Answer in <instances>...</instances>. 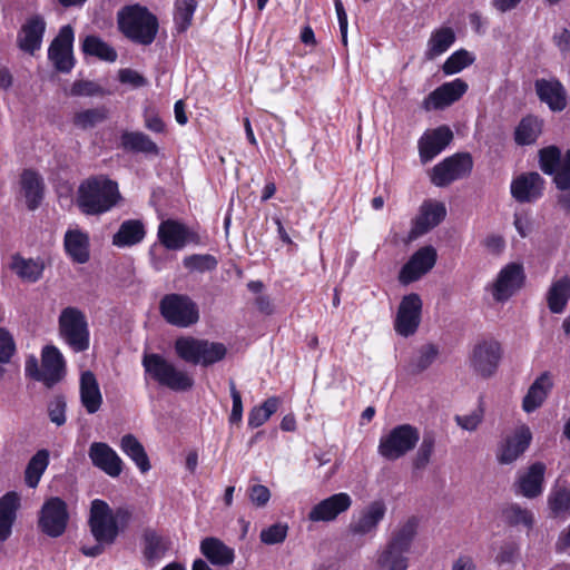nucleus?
Wrapping results in <instances>:
<instances>
[{
  "instance_id": "nucleus-1",
  "label": "nucleus",
  "mask_w": 570,
  "mask_h": 570,
  "mask_svg": "<svg viewBox=\"0 0 570 570\" xmlns=\"http://www.w3.org/2000/svg\"><path fill=\"white\" fill-rule=\"evenodd\" d=\"M419 522L410 518L400 522L391 532L386 543L376 552L375 567L377 570H407L412 544L417 534Z\"/></svg>"
},
{
  "instance_id": "nucleus-2",
  "label": "nucleus",
  "mask_w": 570,
  "mask_h": 570,
  "mask_svg": "<svg viewBox=\"0 0 570 570\" xmlns=\"http://www.w3.org/2000/svg\"><path fill=\"white\" fill-rule=\"evenodd\" d=\"M120 199L117 183L104 177H91L78 187L77 206L85 215L109 212Z\"/></svg>"
},
{
  "instance_id": "nucleus-3",
  "label": "nucleus",
  "mask_w": 570,
  "mask_h": 570,
  "mask_svg": "<svg viewBox=\"0 0 570 570\" xmlns=\"http://www.w3.org/2000/svg\"><path fill=\"white\" fill-rule=\"evenodd\" d=\"M112 509L100 499H95L90 503L88 525L96 544L82 546L81 552L87 557H98L105 551V547L111 546L117 537V527L114 522Z\"/></svg>"
},
{
  "instance_id": "nucleus-4",
  "label": "nucleus",
  "mask_w": 570,
  "mask_h": 570,
  "mask_svg": "<svg viewBox=\"0 0 570 570\" xmlns=\"http://www.w3.org/2000/svg\"><path fill=\"white\" fill-rule=\"evenodd\" d=\"M141 364L146 380H153L160 386L175 392H186L193 389L194 379L184 370L178 368L173 362L157 353H145Z\"/></svg>"
},
{
  "instance_id": "nucleus-5",
  "label": "nucleus",
  "mask_w": 570,
  "mask_h": 570,
  "mask_svg": "<svg viewBox=\"0 0 570 570\" xmlns=\"http://www.w3.org/2000/svg\"><path fill=\"white\" fill-rule=\"evenodd\" d=\"M24 374L50 389L65 377L66 362L63 355L55 345H46L41 351V364L33 354L26 357Z\"/></svg>"
},
{
  "instance_id": "nucleus-6",
  "label": "nucleus",
  "mask_w": 570,
  "mask_h": 570,
  "mask_svg": "<svg viewBox=\"0 0 570 570\" xmlns=\"http://www.w3.org/2000/svg\"><path fill=\"white\" fill-rule=\"evenodd\" d=\"M121 32L140 45H150L158 31L157 18L140 6L127 7L118 13Z\"/></svg>"
},
{
  "instance_id": "nucleus-7",
  "label": "nucleus",
  "mask_w": 570,
  "mask_h": 570,
  "mask_svg": "<svg viewBox=\"0 0 570 570\" xmlns=\"http://www.w3.org/2000/svg\"><path fill=\"white\" fill-rule=\"evenodd\" d=\"M420 440V431L411 424H400L380 438L377 452L389 460L396 461L411 452Z\"/></svg>"
},
{
  "instance_id": "nucleus-8",
  "label": "nucleus",
  "mask_w": 570,
  "mask_h": 570,
  "mask_svg": "<svg viewBox=\"0 0 570 570\" xmlns=\"http://www.w3.org/2000/svg\"><path fill=\"white\" fill-rule=\"evenodd\" d=\"M59 332L76 353L89 348V328L86 315L77 307H66L59 316Z\"/></svg>"
},
{
  "instance_id": "nucleus-9",
  "label": "nucleus",
  "mask_w": 570,
  "mask_h": 570,
  "mask_svg": "<svg viewBox=\"0 0 570 570\" xmlns=\"http://www.w3.org/2000/svg\"><path fill=\"white\" fill-rule=\"evenodd\" d=\"M159 307L166 322L177 327H188L199 318L196 303L187 295L168 294L161 298Z\"/></svg>"
},
{
  "instance_id": "nucleus-10",
  "label": "nucleus",
  "mask_w": 570,
  "mask_h": 570,
  "mask_svg": "<svg viewBox=\"0 0 570 570\" xmlns=\"http://www.w3.org/2000/svg\"><path fill=\"white\" fill-rule=\"evenodd\" d=\"M472 168L473 159L471 155L458 153L436 164L431 171L430 178L436 187H445L455 180L469 176Z\"/></svg>"
},
{
  "instance_id": "nucleus-11",
  "label": "nucleus",
  "mask_w": 570,
  "mask_h": 570,
  "mask_svg": "<svg viewBox=\"0 0 570 570\" xmlns=\"http://www.w3.org/2000/svg\"><path fill=\"white\" fill-rule=\"evenodd\" d=\"M539 164L546 175L553 177L559 190L570 189V149L562 156L556 146L542 148L539 150Z\"/></svg>"
},
{
  "instance_id": "nucleus-12",
  "label": "nucleus",
  "mask_w": 570,
  "mask_h": 570,
  "mask_svg": "<svg viewBox=\"0 0 570 570\" xmlns=\"http://www.w3.org/2000/svg\"><path fill=\"white\" fill-rule=\"evenodd\" d=\"M503 355L501 344L493 340H483L478 342L470 355V366L473 372L488 379L494 375Z\"/></svg>"
},
{
  "instance_id": "nucleus-13",
  "label": "nucleus",
  "mask_w": 570,
  "mask_h": 570,
  "mask_svg": "<svg viewBox=\"0 0 570 570\" xmlns=\"http://www.w3.org/2000/svg\"><path fill=\"white\" fill-rule=\"evenodd\" d=\"M157 238L166 249L180 250L199 237L191 228L178 219L168 218L158 225Z\"/></svg>"
},
{
  "instance_id": "nucleus-14",
  "label": "nucleus",
  "mask_w": 570,
  "mask_h": 570,
  "mask_svg": "<svg viewBox=\"0 0 570 570\" xmlns=\"http://www.w3.org/2000/svg\"><path fill=\"white\" fill-rule=\"evenodd\" d=\"M69 513L67 504L58 497L48 499L40 511L39 528L51 538L60 537L67 528Z\"/></svg>"
},
{
  "instance_id": "nucleus-15",
  "label": "nucleus",
  "mask_w": 570,
  "mask_h": 570,
  "mask_svg": "<svg viewBox=\"0 0 570 570\" xmlns=\"http://www.w3.org/2000/svg\"><path fill=\"white\" fill-rule=\"evenodd\" d=\"M523 266L519 263H509L499 272L490 291L495 302L503 303L514 295L524 283Z\"/></svg>"
},
{
  "instance_id": "nucleus-16",
  "label": "nucleus",
  "mask_w": 570,
  "mask_h": 570,
  "mask_svg": "<svg viewBox=\"0 0 570 570\" xmlns=\"http://www.w3.org/2000/svg\"><path fill=\"white\" fill-rule=\"evenodd\" d=\"M73 29L70 24L60 28L48 49V58L60 72H69L75 66L72 53Z\"/></svg>"
},
{
  "instance_id": "nucleus-17",
  "label": "nucleus",
  "mask_w": 570,
  "mask_h": 570,
  "mask_svg": "<svg viewBox=\"0 0 570 570\" xmlns=\"http://www.w3.org/2000/svg\"><path fill=\"white\" fill-rule=\"evenodd\" d=\"M386 504L382 500H375L354 514L348 531L353 535H374L380 523L386 514Z\"/></svg>"
},
{
  "instance_id": "nucleus-18",
  "label": "nucleus",
  "mask_w": 570,
  "mask_h": 570,
  "mask_svg": "<svg viewBox=\"0 0 570 570\" xmlns=\"http://www.w3.org/2000/svg\"><path fill=\"white\" fill-rule=\"evenodd\" d=\"M422 301L421 297L411 293L405 295L396 313L394 330L403 337L413 335L421 322Z\"/></svg>"
},
{
  "instance_id": "nucleus-19",
  "label": "nucleus",
  "mask_w": 570,
  "mask_h": 570,
  "mask_svg": "<svg viewBox=\"0 0 570 570\" xmlns=\"http://www.w3.org/2000/svg\"><path fill=\"white\" fill-rule=\"evenodd\" d=\"M436 258V249L433 246L428 245L421 247L402 267L399 275L400 282L407 285L417 281L434 267Z\"/></svg>"
},
{
  "instance_id": "nucleus-20",
  "label": "nucleus",
  "mask_w": 570,
  "mask_h": 570,
  "mask_svg": "<svg viewBox=\"0 0 570 570\" xmlns=\"http://www.w3.org/2000/svg\"><path fill=\"white\" fill-rule=\"evenodd\" d=\"M532 433L527 425H521L498 445L495 458L500 464H511L529 448Z\"/></svg>"
},
{
  "instance_id": "nucleus-21",
  "label": "nucleus",
  "mask_w": 570,
  "mask_h": 570,
  "mask_svg": "<svg viewBox=\"0 0 570 570\" xmlns=\"http://www.w3.org/2000/svg\"><path fill=\"white\" fill-rule=\"evenodd\" d=\"M547 466L542 462H534L527 469L520 470L513 484L517 494L527 499H535L543 493Z\"/></svg>"
},
{
  "instance_id": "nucleus-22",
  "label": "nucleus",
  "mask_w": 570,
  "mask_h": 570,
  "mask_svg": "<svg viewBox=\"0 0 570 570\" xmlns=\"http://www.w3.org/2000/svg\"><path fill=\"white\" fill-rule=\"evenodd\" d=\"M544 184L537 171L520 174L511 181V196L519 203H533L543 195Z\"/></svg>"
},
{
  "instance_id": "nucleus-23",
  "label": "nucleus",
  "mask_w": 570,
  "mask_h": 570,
  "mask_svg": "<svg viewBox=\"0 0 570 570\" xmlns=\"http://www.w3.org/2000/svg\"><path fill=\"white\" fill-rule=\"evenodd\" d=\"M468 90V83L461 78L445 82L433 90L422 102L426 111L443 109L458 101Z\"/></svg>"
},
{
  "instance_id": "nucleus-24",
  "label": "nucleus",
  "mask_w": 570,
  "mask_h": 570,
  "mask_svg": "<svg viewBox=\"0 0 570 570\" xmlns=\"http://www.w3.org/2000/svg\"><path fill=\"white\" fill-rule=\"evenodd\" d=\"M446 216L445 205L441 202L428 200L420 207V214L415 218L409 233V239L414 240L430 229L438 226Z\"/></svg>"
},
{
  "instance_id": "nucleus-25",
  "label": "nucleus",
  "mask_w": 570,
  "mask_h": 570,
  "mask_svg": "<svg viewBox=\"0 0 570 570\" xmlns=\"http://www.w3.org/2000/svg\"><path fill=\"white\" fill-rule=\"evenodd\" d=\"M453 139L451 129L446 126H440L432 130H426L419 139L417 147L420 159L423 164L435 158Z\"/></svg>"
},
{
  "instance_id": "nucleus-26",
  "label": "nucleus",
  "mask_w": 570,
  "mask_h": 570,
  "mask_svg": "<svg viewBox=\"0 0 570 570\" xmlns=\"http://www.w3.org/2000/svg\"><path fill=\"white\" fill-rule=\"evenodd\" d=\"M88 455L92 464L107 475L118 478L121 474L124 462L117 452L107 443H91Z\"/></svg>"
},
{
  "instance_id": "nucleus-27",
  "label": "nucleus",
  "mask_w": 570,
  "mask_h": 570,
  "mask_svg": "<svg viewBox=\"0 0 570 570\" xmlns=\"http://www.w3.org/2000/svg\"><path fill=\"white\" fill-rule=\"evenodd\" d=\"M351 505L352 499L347 493H336L313 507L308 513V519L313 522L333 521L338 514L347 511Z\"/></svg>"
},
{
  "instance_id": "nucleus-28",
  "label": "nucleus",
  "mask_w": 570,
  "mask_h": 570,
  "mask_svg": "<svg viewBox=\"0 0 570 570\" xmlns=\"http://www.w3.org/2000/svg\"><path fill=\"white\" fill-rule=\"evenodd\" d=\"M45 31L46 21L41 16L35 14L28 18L18 32V47L22 51L33 55L41 48Z\"/></svg>"
},
{
  "instance_id": "nucleus-29",
  "label": "nucleus",
  "mask_w": 570,
  "mask_h": 570,
  "mask_svg": "<svg viewBox=\"0 0 570 570\" xmlns=\"http://www.w3.org/2000/svg\"><path fill=\"white\" fill-rule=\"evenodd\" d=\"M554 385L553 376L550 372L541 373L529 386L527 394L522 400V409L527 413H531L539 409Z\"/></svg>"
},
{
  "instance_id": "nucleus-30",
  "label": "nucleus",
  "mask_w": 570,
  "mask_h": 570,
  "mask_svg": "<svg viewBox=\"0 0 570 570\" xmlns=\"http://www.w3.org/2000/svg\"><path fill=\"white\" fill-rule=\"evenodd\" d=\"M79 393L82 406L89 414L99 411L102 404V395L99 383L91 371H85L80 375Z\"/></svg>"
},
{
  "instance_id": "nucleus-31",
  "label": "nucleus",
  "mask_w": 570,
  "mask_h": 570,
  "mask_svg": "<svg viewBox=\"0 0 570 570\" xmlns=\"http://www.w3.org/2000/svg\"><path fill=\"white\" fill-rule=\"evenodd\" d=\"M535 91L542 102H546L553 111L566 108V89L559 80H537Z\"/></svg>"
},
{
  "instance_id": "nucleus-32",
  "label": "nucleus",
  "mask_w": 570,
  "mask_h": 570,
  "mask_svg": "<svg viewBox=\"0 0 570 570\" xmlns=\"http://www.w3.org/2000/svg\"><path fill=\"white\" fill-rule=\"evenodd\" d=\"M63 245L69 257L78 263L85 264L89 261V235L78 228L68 229L65 234Z\"/></svg>"
},
{
  "instance_id": "nucleus-33",
  "label": "nucleus",
  "mask_w": 570,
  "mask_h": 570,
  "mask_svg": "<svg viewBox=\"0 0 570 570\" xmlns=\"http://www.w3.org/2000/svg\"><path fill=\"white\" fill-rule=\"evenodd\" d=\"M200 551L215 566H228L235 559L234 550L213 537L202 541Z\"/></svg>"
},
{
  "instance_id": "nucleus-34",
  "label": "nucleus",
  "mask_w": 570,
  "mask_h": 570,
  "mask_svg": "<svg viewBox=\"0 0 570 570\" xmlns=\"http://www.w3.org/2000/svg\"><path fill=\"white\" fill-rule=\"evenodd\" d=\"M9 268L24 282L36 283L43 273V263L40 259L24 258L20 254H13Z\"/></svg>"
},
{
  "instance_id": "nucleus-35",
  "label": "nucleus",
  "mask_w": 570,
  "mask_h": 570,
  "mask_svg": "<svg viewBox=\"0 0 570 570\" xmlns=\"http://www.w3.org/2000/svg\"><path fill=\"white\" fill-rule=\"evenodd\" d=\"M20 498L16 492H9L0 499V541H6L16 520Z\"/></svg>"
},
{
  "instance_id": "nucleus-36",
  "label": "nucleus",
  "mask_w": 570,
  "mask_h": 570,
  "mask_svg": "<svg viewBox=\"0 0 570 570\" xmlns=\"http://www.w3.org/2000/svg\"><path fill=\"white\" fill-rule=\"evenodd\" d=\"M146 235L144 224L138 219H128L121 223L118 232L112 237V245L129 247L139 244Z\"/></svg>"
},
{
  "instance_id": "nucleus-37",
  "label": "nucleus",
  "mask_w": 570,
  "mask_h": 570,
  "mask_svg": "<svg viewBox=\"0 0 570 570\" xmlns=\"http://www.w3.org/2000/svg\"><path fill=\"white\" fill-rule=\"evenodd\" d=\"M142 556L146 562L154 566L168 550L166 539L155 530L147 529L142 534Z\"/></svg>"
},
{
  "instance_id": "nucleus-38",
  "label": "nucleus",
  "mask_w": 570,
  "mask_h": 570,
  "mask_svg": "<svg viewBox=\"0 0 570 570\" xmlns=\"http://www.w3.org/2000/svg\"><path fill=\"white\" fill-rule=\"evenodd\" d=\"M569 299L570 278L562 276L551 284L547 293L548 307L552 313L560 314L566 309Z\"/></svg>"
},
{
  "instance_id": "nucleus-39",
  "label": "nucleus",
  "mask_w": 570,
  "mask_h": 570,
  "mask_svg": "<svg viewBox=\"0 0 570 570\" xmlns=\"http://www.w3.org/2000/svg\"><path fill=\"white\" fill-rule=\"evenodd\" d=\"M21 188L28 208L35 210L43 197V183L41 177L32 170H24L21 175Z\"/></svg>"
},
{
  "instance_id": "nucleus-40",
  "label": "nucleus",
  "mask_w": 570,
  "mask_h": 570,
  "mask_svg": "<svg viewBox=\"0 0 570 570\" xmlns=\"http://www.w3.org/2000/svg\"><path fill=\"white\" fill-rule=\"evenodd\" d=\"M119 446L121 451L135 462L141 473H146L150 470L151 466L148 455L142 444L135 435H124L120 440Z\"/></svg>"
},
{
  "instance_id": "nucleus-41",
  "label": "nucleus",
  "mask_w": 570,
  "mask_h": 570,
  "mask_svg": "<svg viewBox=\"0 0 570 570\" xmlns=\"http://www.w3.org/2000/svg\"><path fill=\"white\" fill-rule=\"evenodd\" d=\"M455 41V33L450 27L434 30L428 41L425 57L432 60L444 53Z\"/></svg>"
},
{
  "instance_id": "nucleus-42",
  "label": "nucleus",
  "mask_w": 570,
  "mask_h": 570,
  "mask_svg": "<svg viewBox=\"0 0 570 570\" xmlns=\"http://www.w3.org/2000/svg\"><path fill=\"white\" fill-rule=\"evenodd\" d=\"M49 465V451L46 449L39 450L35 455L29 460L26 471H24V481L26 484L35 489L45 473L46 469Z\"/></svg>"
},
{
  "instance_id": "nucleus-43",
  "label": "nucleus",
  "mask_w": 570,
  "mask_h": 570,
  "mask_svg": "<svg viewBox=\"0 0 570 570\" xmlns=\"http://www.w3.org/2000/svg\"><path fill=\"white\" fill-rule=\"evenodd\" d=\"M121 145L126 150L134 153L158 154L157 145L140 131H125L121 135Z\"/></svg>"
},
{
  "instance_id": "nucleus-44",
  "label": "nucleus",
  "mask_w": 570,
  "mask_h": 570,
  "mask_svg": "<svg viewBox=\"0 0 570 570\" xmlns=\"http://www.w3.org/2000/svg\"><path fill=\"white\" fill-rule=\"evenodd\" d=\"M542 124L533 116L522 118L514 131L515 142L520 146L533 144L541 134Z\"/></svg>"
},
{
  "instance_id": "nucleus-45",
  "label": "nucleus",
  "mask_w": 570,
  "mask_h": 570,
  "mask_svg": "<svg viewBox=\"0 0 570 570\" xmlns=\"http://www.w3.org/2000/svg\"><path fill=\"white\" fill-rule=\"evenodd\" d=\"M82 51L86 55L101 60L114 62L117 59L116 50L96 36H87L82 41Z\"/></svg>"
},
{
  "instance_id": "nucleus-46",
  "label": "nucleus",
  "mask_w": 570,
  "mask_h": 570,
  "mask_svg": "<svg viewBox=\"0 0 570 570\" xmlns=\"http://www.w3.org/2000/svg\"><path fill=\"white\" fill-rule=\"evenodd\" d=\"M281 400L276 396L268 397L263 404L254 406L248 413V426L256 429L262 426L277 411Z\"/></svg>"
},
{
  "instance_id": "nucleus-47",
  "label": "nucleus",
  "mask_w": 570,
  "mask_h": 570,
  "mask_svg": "<svg viewBox=\"0 0 570 570\" xmlns=\"http://www.w3.org/2000/svg\"><path fill=\"white\" fill-rule=\"evenodd\" d=\"M203 338H196L194 336H180L175 341L176 355L186 363L197 365V357L199 356V350L202 346Z\"/></svg>"
},
{
  "instance_id": "nucleus-48",
  "label": "nucleus",
  "mask_w": 570,
  "mask_h": 570,
  "mask_svg": "<svg viewBox=\"0 0 570 570\" xmlns=\"http://www.w3.org/2000/svg\"><path fill=\"white\" fill-rule=\"evenodd\" d=\"M226 353L227 348L223 343L203 340L199 356L196 358L197 365L209 366L215 364L222 361L226 356Z\"/></svg>"
},
{
  "instance_id": "nucleus-49",
  "label": "nucleus",
  "mask_w": 570,
  "mask_h": 570,
  "mask_svg": "<svg viewBox=\"0 0 570 570\" xmlns=\"http://www.w3.org/2000/svg\"><path fill=\"white\" fill-rule=\"evenodd\" d=\"M503 517L510 525H522L531 529L534 524V517L531 510L521 507L518 503H512L503 510Z\"/></svg>"
},
{
  "instance_id": "nucleus-50",
  "label": "nucleus",
  "mask_w": 570,
  "mask_h": 570,
  "mask_svg": "<svg viewBox=\"0 0 570 570\" xmlns=\"http://www.w3.org/2000/svg\"><path fill=\"white\" fill-rule=\"evenodd\" d=\"M183 264L189 272L205 273L214 271L218 261L210 254H193L184 257Z\"/></svg>"
},
{
  "instance_id": "nucleus-51",
  "label": "nucleus",
  "mask_w": 570,
  "mask_h": 570,
  "mask_svg": "<svg viewBox=\"0 0 570 570\" xmlns=\"http://www.w3.org/2000/svg\"><path fill=\"white\" fill-rule=\"evenodd\" d=\"M474 57L464 49L454 51L443 63L442 70L445 75H455L472 65Z\"/></svg>"
},
{
  "instance_id": "nucleus-52",
  "label": "nucleus",
  "mask_w": 570,
  "mask_h": 570,
  "mask_svg": "<svg viewBox=\"0 0 570 570\" xmlns=\"http://www.w3.org/2000/svg\"><path fill=\"white\" fill-rule=\"evenodd\" d=\"M106 118L107 112L106 109L102 107L86 109L75 114L73 125L80 129L86 130L102 122Z\"/></svg>"
},
{
  "instance_id": "nucleus-53",
  "label": "nucleus",
  "mask_w": 570,
  "mask_h": 570,
  "mask_svg": "<svg viewBox=\"0 0 570 570\" xmlns=\"http://www.w3.org/2000/svg\"><path fill=\"white\" fill-rule=\"evenodd\" d=\"M439 355V350L433 344L423 345L411 361L413 373H421L430 367Z\"/></svg>"
},
{
  "instance_id": "nucleus-54",
  "label": "nucleus",
  "mask_w": 570,
  "mask_h": 570,
  "mask_svg": "<svg viewBox=\"0 0 570 570\" xmlns=\"http://www.w3.org/2000/svg\"><path fill=\"white\" fill-rule=\"evenodd\" d=\"M197 0H176L175 22L179 31H185L191 23Z\"/></svg>"
},
{
  "instance_id": "nucleus-55",
  "label": "nucleus",
  "mask_w": 570,
  "mask_h": 570,
  "mask_svg": "<svg viewBox=\"0 0 570 570\" xmlns=\"http://www.w3.org/2000/svg\"><path fill=\"white\" fill-rule=\"evenodd\" d=\"M435 448V438L433 434H425L413 459V468L424 469L432 458Z\"/></svg>"
},
{
  "instance_id": "nucleus-56",
  "label": "nucleus",
  "mask_w": 570,
  "mask_h": 570,
  "mask_svg": "<svg viewBox=\"0 0 570 570\" xmlns=\"http://www.w3.org/2000/svg\"><path fill=\"white\" fill-rule=\"evenodd\" d=\"M548 503L554 514L570 510V489L559 488L551 491Z\"/></svg>"
},
{
  "instance_id": "nucleus-57",
  "label": "nucleus",
  "mask_w": 570,
  "mask_h": 570,
  "mask_svg": "<svg viewBox=\"0 0 570 570\" xmlns=\"http://www.w3.org/2000/svg\"><path fill=\"white\" fill-rule=\"evenodd\" d=\"M483 417L484 410L481 406H479L478 409H474L468 414L455 415L454 421L461 429L468 432H474L482 423Z\"/></svg>"
},
{
  "instance_id": "nucleus-58",
  "label": "nucleus",
  "mask_w": 570,
  "mask_h": 570,
  "mask_svg": "<svg viewBox=\"0 0 570 570\" xmlns=\"http://www.w3.org/2000/svg\"><path fill=\"white\" fill-rule=\"evenodd\" d=\"M288 525L285 523H275L267 529L262 530L261 541L265 544H278L284 542L287 537Z\"/></svg>"
},
{
  "instance_id": "nucleus-59",
  "label": "nucleus",
  "mask_w": 570,
  "mask_h": 570,
  "mask_svg": "<svg viewBox=\"0 0 570 570\" xmlns=\"http://www.w3.org/2000/svg\"><path fill=\"white\" fill-rule=\"evenodd\" d=\"M67 402L62 395L55 396L48 404V415L50 421L57 426L66 423Z\"/></svg>"
},
{
  "instance_id": "nucleus-60",
  "label": "nucleus",
  "mask_w": 570,
  "mask_h": 570,
  "mask_svg": "<svg viewBox=\"0 0 570 570\" xmlns=\"http://www.w3.org/2000/svg\"><path fill=\"white\" fill-rule=\"evenodd\" d=\"M16 351V342L12 334L4 327H0V364L9 363Z\"/></svg>"
},
{
  "instance_id": "nucleus-61",
  "label": "nucleus",
  "mask_w": 570,
  "mask_h": 570,
  "mask_svg": "<svg viewBox=\"0 0 570 570\" xmlns=\"http://www.w3.org/2000/svg\"><path fill=\"white\" fill-rule=\"evenodd\" d=\"M229 392H230L233 405H232V412L228 417V422L232 425H234V424L238 425L243 420V401H242V395L237 391L236 384L234 381H229Z\"/></svg>"
},
{
  "instance_id": "nucleus-62",
  "label": "nucleus",
  "mask_w": 570,
  "mask_h": 570,
  "mask_svg": "<svg viewBox=\"0 0 570 570\" xmlns=\"http://www.w3.org/2000/svg\"><path fill=\"white\" fill-rule=\"evenodd\" d=\"M271 491L267 487L255 484L249 488L248 497L250 502L257 508H264L271 500Z\"/></svg>"
},
{
  "instance_id": "nucleus-63",
  "label": "nucleus",
  "mask_w": 570,
  "mask_h": 570,
  "mask_svg": "<svg viewBox=\"0 0 570 570\" xmlns=\"http://www.w3.org/2000/svg\"><path fill=\"white\" fill-rule=\"evenodd\" d=\"M552 41L554 46L559 49L562 56H567L570 53V30L567 28L558 29L553 36Z\"/></svg>"
},
{
  "instance_id": "nucleus-64",
  "label": "nucleus",
  "mask_w": 570,
  "mask_h": 570,
  "mask_svg": "<svg viewBox=\"0 0 570 570\" xmlns=\"http://www.w3.org/2000/svg\"><path fill=\"white\" fill-rule=\"evenodd\" d=\"M112 518L119 533L129 525L132 519V510L128 507H119L115 511L112 510Z\"/></svg>"
}]
</instances>
